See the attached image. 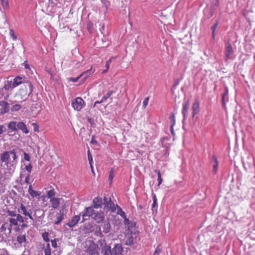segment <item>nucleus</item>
Instances as JSON below:
<instances>
[{
    "label": "nucleus",
    "instance_id": "nucleus-1",
    "mask_svg": "<svg viewBox=\"0 0 255 255\" xmlns=\"http://www.w3.org/2000/svg\"><path fill=\"white\" fill-rule=\"evenodd\" d=\"M27 219L20 214H17L15 208L13 210L8 209L5 212L4 220L8 224L7 229L9 233L12 229L15 232L18 231L20 230V224L23 223Z\"/></svg>",
    "mask_w": 255,
    "mask_h": 255
},
{
    "label": "nucleus",
    "instance_id": "nucleus-2",
    "mask_svg": "<svg viewBox=\"0 0 255 255\" xmlns=\"http://www.w3.org/2000/svg\"><path fill=\"white\" fill-rule=\"evenodd\" d=\"M17 156L14 150L5 151L0 154V166L4 168L13 169L17 163Z\"/></svg>",
    "mask_w": 255,
    "mask_h": 255
},
{
    "label": "nucleus",
    "instance_id": "nucleus-3",
    "mask_svg": "<svg viewBox=\"0 0 255 255\" xmlns=\"http://www.w3.org/2000/svg\"><path fill=\"white\" fill-rule=\"evenodd\" d=\"M33 91V85L31 82H26L16 94V96L22 101L28 99Z\"/></svg>",
    "mask_w": 255,
    "mask_h": 255
},
{
    "label": "nucleus",
    "instance_id": "nucleus-4",
    "mask_svg": "<svg viewBox=\"0 0 255 255\" xmlns=\"http://www.w3.org/2000/svg\"><path fill=\"white\" fill-rule=\"evenodd\" d=\"M83 245L84 251L89 255H95L98 252V246L92 240L87 239Z\"/></svg>",
    "mask_w": 255,
    "mask_h": 255
},
{
    "label": "nucleus",
    "instance_id": "nucleus-5",
    "mask_svg": "<svg viewBox=\"0 0 255 255\" xmlns=\"http://www.w3.org/2000/svg\"><path fill=\"white\" fill-rule=\"evenodd\" d=\"M104 203L105 208H107L111 212H115L116 210V207L114 203L111 200V198H108L105 196L104 197Z\"/></svg>",
    "mask_w": 255,
    "mask_h": 255
},
{
    "label": "nucleus",
    "instance_id": "nucleus-6",
    "mask_svg": "<svg viewBox=\"0 0 255 255\" xmlns=\"http://www.w3.org/2000/svg\"><path fill=\"white\" fill-rule=\"evenodd\" d=\"M84 101L80 97L76 98L72 103V106L74 110L78 111H80L83 106Z\"/></svg>",
    "mask_w": 255,
    "mask_h": 255
},
{
    "label": "nucleus",
    "instance_id": "nucleus-7",
    "mask_svg": "<svg viewBox=\"0 0 255 255\" xmlns=\"http://www.w3.org/2000/svg\"><path fill=\"white\" fill-rule=\"evenodd\" d=\"M67 214V210L63 207L61 209L59 212L57 213L56 221L54 222L55 225H59L65 218Z\"/></svg>",
    "mask_w": 255,
    "mask_h": 255
},
{
    "label": "nucleus",
    "instance_id": "nucleus-8",
    "mask_svg": "<svg viewBox=\"0 0 255 255\" xmlns=\"http://www.w3.org/2000/svg\"><path fill=\"white\" fill-rule=\"evenodd\" d=\"M233 53L232 46L230 42H228L226 46L225 60L227 61L231 55Z\"/></svg>",
    "mask_w": 255,
    "mask_h": 255
},
{
    "label": "nucleus",
    "instance_id": "nucleus-9",
    "mask_svg": "<svg viewBox=\"0 0 255 255\" xmlns=\"http://www.w3.org/2000/svg\"><path fill=\"white\" fill-rule=\"evenodd\" d=\"M0 113L4 114L7 113L9 110V104L4 101H0Z\"/></svg>",
    "mask_w": 255,
    "mask_h": 255
},
{
    "label": "nucleus",
    "instance_id": "nucleus-10",
    "mask_svg": "<svg viewBox=\"0 0 255 255\" xmlns=\"http://www.w3.org/2000/svg\"><path fill=\"white\" fill-rule=\"evenodd\" d=\"M112 251L113 255H121L123 248L121 244H117L114 246Z\"/></svg>",
    "mask_w": 255,
    "mask_h": 255
},
{
    "label": "nucleus",
    "instance_id": "nucleus-11",
    "mask_svg": "<svg viewBox=\"0 0 255 255\" xmlns=\"http://www.w3.org/2000/svg\"><path fill=\"white\" fill-rule=\"evenodd\" d=\"M94 213H95V212H94L93 207H89L86 208L85 209V212L82 215V216L83 217V221H84L86 219L85 218L86 217H93V216L94 215Z\"/></svg>",
    "mask_w": 255,
    "mask_h": 255
},
{
    "label": "nucleus",
    "instance_id": "nucleus-12",
    "mask_svg": "<svg viewBox=\"0 0 255 255\" xmlns=\"http://www.w3.org/2000/svg\"><path fill=\"white\" fill-rule=\"evenodd\" d=\"M92 218L99 223L102 222L104 220L105 218V215L103 212L95 213Z\"/></svg>",
    "mask_w": 255,
    "mask_h": 255
},
{
    "label": "nucleus",
    "instance_id": "nucleus-13",
    "mask_svg": "<svg viewBox=\"0 0 255 255\" xmlns=\"http://www.w3.org/2000/svg\"><path fill=\"white\" fill-rule=\"evenodd\" d=\"M92 67H91L90 69L87 70V71L83 72L81 73L79 76H78L77 78H71L70 80L72 82H76L78 81V80L82 76H84V75H86V78L90 76V75H92L93 73V72H92Z\"/></svg>",
    "mask_w": 255,
    "mask_h": 255
},
{
    "label": "nucleus",
    "instance_id": "nucleus-14",
    "mask_svg": "<svg viewBox=\"0 0 255 255\" xmlns=\"http://www.w3.org/2000/svg\"><path fill=\"white\" fill-rule=\"evenodd\" d=\"M80 219V216L79 215H75L69 221L67 225L70 227H73L78 223Z\"/></svg>",
    "mask_w": 255,
    "mask_h": 255
},
{
    "label": "nucleus",
    "instance_id": "nucleus-15",
    "mask_svg": "<svg viewBox=\"0 0 255 255\" xmlns=\"http://www.w3.org/2000/svg\"><path fill=\"white\" fill-rule=\"evenodd\" d=\"M49 202L51 207L54 209H57L60 205V199L59 198L50 199Z\"/></svg>",
    "mask_w": 255,
    "mask_h": 255
},
{
    "label": "nucleus",
    "instance_id": "nucleus-16",
    "mask_svg": "<svg viewBox=\"0 0 255 255\" xmlns=\"http://www.w3.org/2000/svg\"><path fill=\"white\" fill-rule=\"evenodd\" d=\"M14 87L12 80H6L4 82V85L3 88L0 89V91L3 90V89L6 91H9L10 89H13Z\"/></svg>",
    "mask_w": 255,
    "mask_h": 255
},
{
    "label": "nucleus",
    "instance_id": "nucleus-17",
    "mask_svg": "<svg viewBox=\"0 0 255 255\" xmlns=\"http://www.w3.org/2000/svg\"><path fill=\"white\" fill-rule=\"evenodd\" d=\"M93 207L96 209L101 208L103 204V201L101 197H97L94 198L93 200Z\"/></svg>",
    "mask_w": 255,
    "mask_h": 255
},
{
    "label": "nucleus",
    "instance_id": "nucleus-18",
    "mask_svg": "<svg viewBox=\"0 0 255 255\" xmlns=\"http://www.w3.org/2000/svg\"><path fill=\"white\" fill-rule=\"evenodd\" d=\"M17 212V214H22L24 216V217L26 218L27 215H28L29 211H27L23 203H21Z\"/></svg>",
    "mask_w": 255,
    "mask_h": 255
},
{
    "label": "nucleus",
    "instance_id": "nucleus-19",
    "mask_svg": "<svg viewBox=\"0 0 255 255\" xmlns=\"http://www.w3.org/2000/svg\"><path fill=\"white\" fill-rule=\"evenodd\" d=\"M199 109V101L198 100H195L192 105V115L193 117H195L198 112Z\"/></svg>",
    "mask_w": 255,
    "mask_h": 255
},
{
    "label": "nucleus",
    "instance_id": "nucleus-20",
    "mask_svg": "<svg viewBox=\"0 0 255 255\" xmlns=\"http://www.w3.org/2000/svg\"><path fill=\"white\" fill-rule=\"evenodd\" d=\"M21 130L23 133L27 134L29 132L26 126L23 122H19L17 124V129Z\"/></svg>",
    "mask_w": 255,
    "mask_h": 255
},
{
    "label": "nucleus",
    "instance_id": "nucleus-21",
    "mask_svg": "<svg viewBox=\"0 0 255 255\" xmlns=\"http://www.w3.org/2000/svg\"><path fill=\"white\" fill-rule=\"evenodd\" d=\"M28 191L30 195L32 198L37 197L41 195V192L39 191H35L32 188L31 185H29Z\"/></svg>",
    "mask_w": 255,
    "mask_h": 255
},
{
    "label": "nucleus",
    "instance_id": "nucleus-22",
    "mask_svg": "<svg viewBox=\"0 0 255 255\" xmlns=\"http://www.w3.org/2000/svg\"><path fill=\"white\" fill-rule=\"evenodd\" d=\"M46 193L48 199H50L55 198V196L56 194V192L53 187H51L50 189L47 191Z\"/></svg>",
    "mask_w": 255,
    "mask_h": 255
},
{
    "label": "nucleus",
    "instance_id": "nucleus-23",
    "mask_svg": "<svg viewBox=\"0 0 255 255\" xmlns=\"http://www.w3.org/2000/svg\"><path fill=\"white\" fill-rule=\"evenodd\" d=\"M23 78L20 76H17L12 81L14 87L18 86L23 83Z\"/></svg>",
    "mask_w": 255,
    "mask_h": 255
},
{
    "label": "nucleus",
    "instance_id": "nucleus-24",
    "mask_svg": "<svg viewBox=\"0 0 255 255\" xmlns=\"http://www.w3.org/2000/svg\"><path fill=\"white\" fill-rule=\"evenodd\" d=\"M16 240L18 243L20 245H21L23 243H25L26 242L25 234L19 235L17 237Z\"/></svg>",
    "mask_w": 255,
    "mask_h": 255
},
{
    "label": "nucleus",
    "instance_id": "nucleus-25",
    "mask_svg": "<svg viewBox=\"0 0 255 255\" xmlns=\"http://www.w3.org/2000/svg\"><path fill=\"white\" fill-rule=\"evenodd\" d=\"M103 232L105 233H108L111 230V224L109 222H107L104 223L102 226Z\"/></svg>",
    "mask_w": 255,
    "mask_h": 255
},
{
    "label": "nucleus",
    "instance_id": "nucleus-26",
    "mask_svg": "<svg viewBox=\"0 0 255 255\" xmlns=\"http://www.w3.org/2000/svg\"><path fill=\"white\" fill-rule=\"evenodd\" d=\"M102 254L103 255H113L112 251L111 249V247L109 246L106 245L104 248L103 249Z\"/></svg>",
    "mask_w": 255,
    "mask_h": 255
},
{
    "label": "nucleus",
    "instance_id": "nucleus-27",
    "mask_svg": "<svg viewBox=\"0 0 255 255\" xmlns=\"http://www.w3.org/2000/svg\"><path fill=\"white\" fill-rule=\"evenodd\" d=\"M190 105V102L189 100H187L183 105V110H182V114L185 117L187 114L189 107Z\"/></svg>",
    "mask_w": 255,
    "mask_h": 255
},
{
    "label": "nucleus",
    "instance_id": "nucleus-28",
    "mask_svg": "<svg viewBox=\"0 0 255 255\" xmlns=\"http://www.w3.org/2000/svg\"><path fill=\"white\" fill-rule=\"evenodd\" d=\"M8 128L10 129L11 131H15L17 130V124L16 122H10L8 125Z\"/></svg>",
    "mask_w": 255,
    "mask_h": 255
},
{
    "label": "nucleus",
    "instance_id": "nucleus-29",
    "mask_svg": "<svg viewBox=\"0 0 255 255\" xmlns=\"http://www.w3.org/2000/svg\"><path fill=\"white\" fill-rule=\"evenodd\" d=\"M154 172L156 173L157 174V181H158L157 186H159L160 185L162 182V177H161V173H160V171L159 170H158V169H155L154 170Z\"/></svg>",
    "mask_w": 255,
    "mask_h": 255
},
{
    "label": "nucleus",
    "instance_id": "nucleus-30",
    "mask_svg": "<svg viewBox=\"0 0 255 255\" xmlns=\"http://www.w3.org/2000/svg\"><path fill=\"white\" fill-rule=\"evenodd\" d=\"M116 206L117 208V214L120 215L123 218H126V215L125 212L118 205H117Z\"/></svg>",
    "mask_w": 255,
    "mask_h": 255
},
{
    "label": "nucleus",
    "instance_id": "nucleus-31",
    "mask_svg": "<svg viewBox=\"0 0 255 255\" xmlns=\"http://www.w3.org/2000/svg\"><path fill=\"white\" fill-rule=\"evenodd\" d=\"M123 219L124 220V224L125 226L128 228V230H130V229L132 227V223L129 219L127 218V216L126 217V218Z\"/></svg>",
    "mask_w": 255,
    "mask_h": 255
},
{
    "label": "nucleus",
    "instance_id": "nucleus-32",
    "mask_svg": "<svg viewBox=\"0 0 255 255\" xmlns=\"http://www.w3.org/2000/svg\"><path fill=\"white\" fill-rule=\"evenodd\" d=\"M113 94V91L110 90L109 91L107 94L102 97V102H106L107 100L111 97V96Z\"/></svg>",
    "mask_w": 255,
    "mask_h": 255
},
{
    "label": "nucleus",
    "instance_id": "nucleus-33",
    "mask_svg": "<svg viewBox=\"0 0 255 255\" xmlns=\"http://www.w3.org/2000/svg\"><path fill=\"white\" fill-rule=\"evenodd\" d=\"M1 5L3 9H7L9 7V2L8 0H0Z\"/></svg>",
    "mask_w": 255,
    "mask_h": 255
},
{
    "label": "nucleus",
    "instance_id": "nucleus-34",
    "mask_svg": "<svg viewBox=\"0 0 255 255\" xmlns=\"http://www.w3.org/2000/svg\"><path fill=\"white\" fill-rule=\"evenodd\" d=\"M44 253L45 255H52L51 252V249L50 247V244L48 243L46 245V248L44 250Z\"/></svg>",
    "mask_w": 255,
    "mask_h": 255
},
{
    "label": "nucleus",
    "instance_id": "nucleus-35",
    "mask_svg": "<svg viewBox=\"0 0 255 255\" xmlns=\"http://www.w3.org/2000/svg\"><path fill=\"white\" fill-rule=\"evenodd\" d=\"M175 124V120L174 117L173 116L172 120V124L170 127V132L172 135H174V134H175L174 129H173V127L174 126Z\"/></svg>",
    "mask_w": 255,
    "mask_h": 255
},
{
    "label": "nucleus",
    "instance_id": "nucleus-36",
    "mask_svg": "<svg viewBox=\"0 0 255 255\" xmlns=\"http://www.w3.org/2000/svg\"><path fill=\"white\" fill-rule=\"evenodd\" d=\"M42 237L44 241L46 242H48L50 240L49 238V233L47 232H44L42 234Z\"/></svg>",
    "mask_w": 255,
    "mask_h": 255
},
{
    "label": "nucleus",
    "instance_id": "nucleus-37",
    "mask_svg": "<svg viewBox=\"0 0 255 255\" xmlns=\"http://www.w3.org/2000/svg\"><path fill=\"white\" fill-rule=\"evenodd\" d=\"M214 159V163L213 164V170L214 172H216L218 169V161L217 158L216 157H213Z\"/></svg>",
    "mask_w": 255,
    "mask_h": 255
},
{
    "label": "nucleus",
    "instance_id": "nucleus-38",
    "mask_svg": "<svg viewBox=\"0 0 255 255\" xmlns=\"http://www.w3.org/2000/svg\"><path fill=\"white\" fill-rule=\"evenodd\" d=\"M126 245H131L133 244V237L131 236H128L126 240Z\"/></svg>",
    "mask_w": 255,
    "mask_h": 255
},
{
    "label": "nucleus",
    "instance_id": "nucleus-39",
    "mask_svg": "<svg viewBox=\"0 0 255 255\" xmlns=\"http://www.w3.org/2000/svg\"><path fill=\"white\" fill-rule=\"evenodd\" d=\"M21 109V106L19 104H15L13 105L11 109L12 112L17 111Z\"/></svg>",
    "mask_w": 255,
    "mask_h": 255
},
{
    "label": "nucleus",
    "instance_id": "nucleus-40",
    "mask_svg": "<svg viewBox=\"0 0 255 255\" xmlns=\"http://www.w3.org/2000/svg\"><path fill=\"white\" fill-rule=\"evenodd\" d=\"M9 34L10 37L12 38L14 41H16L17 39V36L15 35L14 31L13 29H10Z\"/></svg>",
    "mask_w": 255,
    "mask_h": 255
},
{
    "label": "nucleus",
    "instance_id": "nucleus-41",
    "mask_svg": "<svg viewBox=\"0 0 255 255\" xmlns=\"http://www.w3.org/2000/svg\"><path fill=\"white\" fill-rule=\"evenodd\" d=\"M161 252V245H158L155 250V252L154 253H153V255H159V253Z\"/></svg>",
    "mask_w": 255,
    "mask_h": 255
},
{
    "label": "nucleus",
    "instance_id": "nucleus-42",
    "mask_svg": "<svg viewBox=\"0 0 255 255\" xmlns=\"http://www.w3.org/2000/svg\"><path fill=\"white\" fill-rule=\"evenodd\" d=\"M32 168V167L30 163H29L28 165H26L25 167V170L27 171L28 174H29V175H30V173L31 172Z\"/></svg>",
    "mask_w": 255,
    "mask_h": 255
},
{
    "label": "nucleus",
    "instance_id": "nucleus-43",
    "mask_svg": "<svg viewBox=\"0 0 255 255\" xmlns=\"http://www.w3.org/2000/svg\"><path fill=\"white\" fill-rule=\"evenodd\" d=\"M58 241L57 239H54V240H51V245L52 247L54 248H56L57 247V242Z\"/></svg>",
    "mask_w": 255,
    "mask_h": 255
},
{
    "label": "nucleus",
    "instance_id": "nucleus-44",
    "mask_svg": "<svg viewBox=\"0 0 255 255\" xmlns=\"http://www.w3.org/2000/svg\"><path fill=\"white\" fill-rule=\"evenodd\" d=\"M149 99V98L148 97L145 98L144 99L143 103H142V104H143L142 107H143V109H145L147 105H148Z\"/></svg>",
    "mask_w": 255,
    "mask_h": 255
},
{
    "label": "nucleus",
    "instance_id": "nucleus-45",
    "mask_svg": "<svg viewBox=\"0 0 255 255\" xmlns=\"http://www.w3.org/2000/svg\"><path fill=\"white\" fill-rule=\"evenodd\" d=\"M153 196V204L152 205V207L154 208L155 206L157 205V198L155 194H152Z\"/></svg>",
    "mask_w": 255,
    "mask_h": 255
},
{
    "label": "nucleus",
    "instance_id": "nucleus-46",
    "mask_svg": "<svg viewBox=\"0 0 255 255\" xmlns=\"http://www.w3.org/2000/svg\"><path fill=\"white\" fill-rule=\"evenodd\" d=\"M87 154H88V160L89 161V163H92V162H93V158H92V154H91L89 149L88 151Z\"/></svg>",
    "mask_w": 255,
    "mask_h": 255
},
{
    "label": "nucleus",
    "instance_id": "nucleus-47",
    "mask_svg": "<svg viewBox=\"0 0 255 255\" xmlns=\"http://www.w3.org/2000/svg\"><path fill=\"white\" fill-rule=\"evenodd\" d=\"M219 0H213L212 4L213 6L214 7V9H215L218 6Z\"/></svg>",
    "mask_w": 255,
    "mask_h": 255
},
{
    "label": "nucleus",
    "instance_id": "nucleus-48",
    "mask_svg": "<svg viewBox=\"0 0 255 255\" xmlns=\"http://www.w3.org/2000/svg\"><path fill=\"white\" fill-rule=\"evenodd\" d=\"M113 177H114V170L113 169H112L110 171V174H109V180L112 181L113 179Z\"/></svg>",
    "mask_w": 255,
    "mask_h": 255
},
{
    "label": "nucleus",
    "instance_id": "nucleus-49",
    "mask_svg": "<svg viewBox=\"0 0 255 255\" xmlns=\"http://www.w3.org/2000/svg\"><path fill=\"white\" fill-rule=\"evenodd\" d=\"M24 159L26 161H30V157L29 156V155L28 153L24 152Z\"/></svg>",
    "mask_w": 255,
    "mask_h": 255
},
{
    "label": "nucleus",
    "instance_id": "nucleus-50",
    "mask_svg": "<svg viewBox=\"0 0 255 255\" xmlns=\"http://www.w3.org/2000/svg\"><path fill=\"white\" fill-rule=\"evenodd\" d=\"M34 127V131L39 132V127L36 123H33L32 125Z\"/></svg>",
    "mask_w": 255,
    "mask_h": 255
},
{
    "label": "nucleus",
    "instance_id": "nucleus-51",
    "mask_svg": "<svg viewBox=\"0 0 255 255\" xmlns=\"http://www.w3.org/2000/svg\"><path fill=\"white\" fill-rule=\"evenodd\" d=\"M222 105L224 109H226L225 96H222Z\"/></svg>",
    "mask_w": 255,
    "mask_h": 255
},
{
    "label": "nucleus",
    "instance_id": "nucleus-52",
    "mask_svg": "<svg viewBox=\"0 0 255 255\" xmlns=\"http://www.w3.org/2000/svg\"><path fill=\"white\" fill-rule=\"evenodd\" d=\"M6 130V128L3 125H0V134H2Z\"/></svg>",
    "mask_w": 255,
    "mask_h": 255
},
{
    "label": "nucleus",
    "instance_id": "nucleus-53",
    "mask_svg": "<svg viewBox=\"0 0 255 255\" xmlns=\"http://www.w3.org/2000/svg\"><path fill=\"white\" fill-rule=\"evenodd\" d=\"M29 180H30V175H29V174H28L25 178L24 181L27 184H30Z\"/></svg>",
    "mask_w": 255,
    "mask_h": 255
},
{
    "label": "nucleus",
    "instance_id": "nucleus-54",
    "mask_svg": "<svg viewBox=\"0 0 255 255\" xmlns=\"http://www.w3.org/2000/svg\"><path fill=\"white\" fill-rule=\"evenodd\" d=\"M218 23L217 22L216 23H215L214 24V25L212 27V29H213V37H214L215 31V29H216V27L218 26Z\"/></svg>",
    "mask_w": 255,
    "mask_h": 255
},
{
    "label": "nucleus",
    "instance_id": "nucleus-55",
    "mask_svg": "<svg viewBox=\"0 0 255 255\" xmlns=\"http://www.w3.org/2000/svg\"><path fill=\"white\" fill-rule=\"evenodd\" d=\"M23 65H24V68L25 69H29L30 68L29 65V64H28V63L27 61H25L24 62Z\"/></svg>",
    "mask_w": 255,
    "mask_h": 255
},
{
    "label": "nucleus",
    "instance_id": "nucleus-56",
    "mask_svg": "<svg viewBox=\"0 0 255 255\" xmlns=\"http://www.w3.org/2000/svg\"><path fill=\"white\" fill-rule=\"evenodd\" d=\"M228 93H229L228 88L226 87L225 88V92L223 94L222 96H224L226 97V96H227L228 95Z\"/></svg>",
    "mask_w": 255,
    "mask_h": 255
},
{
    "label": "nucleus",
    "instance_id": "nucleus-57",
    "mask_svg": "<svg viewBox=\"0 0 255 255\" xmlns=\"http://www.w3.org/2000/svg\"><path fill=\"white\" fill-rule=\"evenodd\" d=\"M7 225L8 226V224L6 223V221H5V222L4 223V224H3L1 227V229L3 230H5V229H6V226Z\"/></svg>",
    "mask_w": 255,
    "mask_h": 255
},
{
    "label": "nucleus",
    "instance_id": "nucleus-58",
    "mask_svg": "<svg viewBox=\"0 0 255 255\" xmlns=\"http://www.w3.org/2000/svg\"><path fill=\"white\" fill-rule=\"evenodd\" d=\"M91 143L93 144H96L97 141L93 137L91 139Z\"/></svg>",
    "mask_w": 255,
    "mask_h": 255
},
{
    "label": "nucleus",
    "instance_id": "nucleus-59",
    "mask_svg": "<svg viewBox=\"0 0 255 255\" xmlns=\"http://www.w3.org/2000/svg\"><path fill=\"white\" fill-rule=\"evenodd\" d=\"M20 226L21 229H24L28 227L27 224H24L23 223H22V225Z\"/></svg>",
    "mask_w": 255,
    "mask_h": 255
},
{
    "label": "nucleus",
    "instance_id": "nucleus-60",
    "mask_svg": "<svg viewBox=\"0 0 255 255\" xmlns=\"http://www.w3.org/2000/svg\"><path fill=\"white\" fill-rule=\"evenodd\" d=\"M103 102H102V100H101L100 101H96V102H95V103H94V107H96V105H97V104H101V103H103Z\"/></svg>",
    "mask_w": 255,
    "mask_h": 255
},
{
    "label": "nucleus",
    "instance_id": "nucleus-61",
    "mask_svg": "<svg viewBox=\"0 0 255 255\" xmlns=\"http://www.w3.org/2000/svg\"><path fill=\"white\" fill-rule=\"evenodd\" d=\"M27 217H29V218L30 219H31V220H32V221H33V220H34V219H33V218L32 216H31V214H30L29 212L28 213V215H27Z\"/></svg>",
    "mask_w": 255,
    "mask_h": 255
},
{
    "label": "nucleus",
    "instance_id": "nucleus-62",
    "mask_svg": "<svg viewBox=\"0 0 255 255\" xmlns=\"http://www.w3.org/2000/svg\"><path fill=\"white\" fill-rule=\"evenodd\" d=\"M97 228L98 229V231H99V235L100 236H102V233L101 232V228L99 226L97 227Z\"/></svg>",
    "mask_w": 255,
    "mask_h": 255
},
{
    "label": "nucleus",
    "instance_id": "nucleus-63",
    "mask_svg": "<svg viewBox=\"0 0 255 255\" xmlns=\"http://www.w3.org/2000/svg\"><path fill=\"white\" fill-rule=\"evenodd\" d=\"M105 66L106 67V69H109L110 67V64H109V63L106 62Z\"/></svg>",
    "mask_w": 255,
    "mask_h": 255
},
{
    "label": "nucleus",
    "instance_id": "nucleus-64",
    "mask_svg": "<svg viewBox=\"0 0 255 255\" xmlns=\"http://www.w3.org/2000/svg\"><path fill=\"white\" fill-rule=\"evenodd\" d=\"M113 57L111 58L108 61H107L106 62L109 63V64H110L111 62H112V59H113Z\"/></svg>",
    "mask_w": 255,
    "mask_h": 255
}]
</instances>
